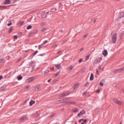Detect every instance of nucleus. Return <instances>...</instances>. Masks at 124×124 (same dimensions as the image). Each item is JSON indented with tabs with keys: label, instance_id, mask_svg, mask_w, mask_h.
<instances>
[{
	"label": "nucleus",
	"instance_id": "obj_26",
	"mask_svg": "<svg viewBox=\"0 0 124 124\" xmlns=\"http://www.w3.org/2000/svg\"><path fill=\"white\" fill-rule=\"evenodd\" d=\"M73 111L75 113H76L78 112V111L77 109H73Z\"/></svg>",
	"mask_w": 124,
	"mask_h": 124
},
{
	"label": "nucleus",
	"instance_id": "obj_15",
	"mask_svg": "<svg viewBox=\"0 0 124 124\" xmlns=\"http://www.w3.org/2000/svg\"><path fill=\"white\" fill-rule=\"evenodd\" d=\"M35 101L33 100H31L30 102V106H31L33 105V104L35 103Z\"/></svg>",
	"mask_w": 124,
	"mask_h": 124
},
{
	"label": "nucleus",
	"instance_id": "obj_48",
	"mask_svg": "<svg viewBox=\"0 0 124 124\" xmlns=\"http://www.w3.org/2000/svg\"><path fill=\"white\" fill-rule=\"evenodd\" d=\"M44 25V23H42L40 24V25L41 26H43Z\"/></svg>",
	"mask_w": 124,
	"mask_h": 124
},
{
	"label": "nucleus",
	"instance_id": "obj_40",
	"mask_svg": "<svg viewBox=\"0 0 124 124\" xmlns=\"http://www.w3.org/2000/svg\"><path fill=\"white\" fill-rule=\"evenodd\" d=\"M100 90L99 89H97V90H96V92L99 93L100 92Z\"/></svg>",
	"mask_w": 124,
	"mask_h": 124
},
{
	"label": "nucleus",
	"instance_id": "obj_57",
	"mask_svg": "<svg viewBox=\"0 0 124 124\" xmlns=\"http://www.w3.org/2000/svg\"><path fill=\"white\" fill-rule=\"evenodd\" d=\"M61 51H59V52H58L57 53H56V54H58L60 53L61 52Z\"/></svg>",
	"mask_w": 124,
	"mask_h": 124
},
{
	"label": "nucleus",
	"instance_id": "obj_21",
	"mask_svg": "<svg viewBox=\"0 0 124 124\" xmlns=\"http://www.w3.org/2000/svg\"><path fill=\"white\" fill-rule=\"evenodd\" d=\"M9 6H0V8H1V9H2V8H5L7 7H8Z\"/></svg>",
	"mask_w": 124,
	"mask_h": 124
},
{
	"label": "nucleus",
	"instance_id": "obj_13",
	"mask_svg": "<svg viewBox=\"0 0 124 124\" xmlns=\"http://www.w3.org/2000/svg\"><path fill=\"white\" fill-rule=\"evenodd\" d=\"M60 71H59L58 72H57L56 73H55L53 75V77L54 78L56 77H57V76H58L59 75L60 73Z\"/></svg>",
	"mask_w": 124,
	"mask_h": 124
},
{
	"label": "nucleus",
	"instance_id": "obj_53",
	"mask_svg": "<svg viewBox=\"0 0 124 124\" xmlns=\"http://www.w3.org/2000/svg\"><path fill=\"white\" fill-rule=\"evenodd\" d=\"M83 122L84 123H86V120H84L83 121Z\"/></svg>",
	"mask_w": 124,
	"mask_h": 124
},
{
	"label": "nucleus",
	"instance_id": "obj_30",
	"mask_svg": "<svg viewBox=\"0 0 124 124\" xmlns=\"http://www.w3.org/2000/svg\"><path fill=\"white\" fill-rule=\"evenodd\" d=\"M5 62V60H0V62L1 63H4Z\"/></svg>",
	"mask_w": 124,
	"mask_h": 124
},
{
	"label": "nucleus",
	"instance_id": "obj_35",
	"mask_svg": "<svg viewBox=\"0 0 124 124\" xmlns=\"http://www.w3.org/2000/svg\"><path fill=\"white\" fill-rule=\"evenodd\" d=\"M119 69L121 70L122 71H123L124 70V66L122 67L121 68Z\"/></svg>",
	"mask_w": 124,
	"mask_h": 124
},
{
	"label": "nucleus",
	"instance_id": "obj_45",
	"mask_svg": "<svg viewBox=\"0 0 124 124\" xmlns=\"http://www.w3.org/2000/svg\"><path fill=\"white\" fill-rule=\"evenodd\" d=\"M12 28L11 27L10 28V29H9V32H10L12 30Z\"/></svg>",
	"mask_w": 124,
	"mask_h": 124
},
{
	"label": "nucleus",
	"instance_id": "obj_36",
	"mask_svg": "<svg viewBox=\"0 0 124 124\" xmlns=\"http://www.w3.org/2000/svg\"><path fill=\"white\" fill-rule=\"evenodd\" d=\"M48 42V41L47 40H45V41H44V42L43 44H43V45H44L47 42Z\"/></svg>",
	"mask_w": 124,
	"mask_h": 124
},
{
	"label": "nucleus",
	"instance_id": "obj_49",
	"mask_svg": "<svg viewBox=\"0 0 124 124\" xmlns=\"http://www.w3.org/2000/svg\"><path fill=\"white\" fill-rule=\"evenodd\" d=\"M82 59H80L79 60V62L81 63L82 62Z\"/></svg>",
	"mask_w": 124,
	"mask_h": 124
},
{
	"label": "nucleus",
	"instance_id": "obj_16",
	"mask_svg": "<svg viewBox=\"0 0 124 124\" xmlns=\"http://www.w3.org/2000/svg\"><path fill=\"white\" fill-rule=\"evenodd\" d=\"M78 84H76L75 85L73 86V89L75 90H76L78 88Z\"/></svg>",
	"mask_w": 124,
	"mask_h": 124
},
{
	"label": "nucleus",
	"instance_id": "obj_56",
	"mask_svg": "<svg viewBox=\"0 0 124 124\" xmlns=\"http://www.w3.org/2000/svg\"><path fill=\"white\" fill-rule=\"evenodd\" d=\"M51 80V79H49L48 80V81H47V82H49Z\"/></svg>",
	"mask_w": 124,
	"mask_h": 124
},
{
	"label": "nucleus",
	"instance_id": "obj_7",
	"mask_svg": "<svg viewBox=\"0 0 124 124\" xmlns=\"http://www.w3.org/2000/svg\"><path fill=\"white\" fill-rule=\"evenodd\" d=\"M102 60V59L101 57H98V58H96L95 60V63H97L100 62Z\"/></svg>",
	"mask_w": 124,
	"mask_h": 124
},
{
	"label": "nucleus",
	"instance_id": "obj_62",
	"mask_svg": "<svg viewBox=\"0 0 124 124\" xmlns=\"http://www.w3.org/2000/svg\"><path fill=\"white\" fill-rule=\"evenodd\" d=\"M28 86H25V88H28Z\"/></svg>",
	"mask_w": 124,
	"mask_h": 124
},
{
	"label": "nucleus",
	"instance_id": "obj_2",
	"mask_svg": "<svg viewBox=\"0 0 124 124\" xmlns=\"http://www.w3.org/2000/svg\"><path fill=\"white\" fill-rule=\"evenodd\" d=\"M35 79L34 77H32L28 78L26 80V82L27 83H29L31 82L32 81Z\"/></svg>",
	"mask_w": 124,
	"mask_h": 124
},
{
	"label": "nucleus",
	"instance_id": "obj_60",
	"mask_svg": "<svg viewBox=\"0 0 124 124\" xmlns=\"http://www.w3.org/2000/svg\"><path fill=\"white\" fill-rule=\"evenodd\" d=\"M34 69V67H33L32 68V71H31V72H32L33 71V70Z\"/></svg>",
	"mask_w": 124,
	"mask_h": 124
},
{
	"label": "nucleus",
	"instance_id": "obj_5",
	"mask_svg": "<svg viewBox=\"0 0 124 124\" xmlns=\"http://www.w3.org/2000/svg\"><path fill=\"white\" fill-rule=\"evenodd\" d=\"M69 93H63L59 95V97L61 98L63 97L66 96H67L69 95Z\"/></svg>",
	"mask_w": 124,
	"mask_h": 124
},
{
	"label": "nucleus",
	"instance_id": "obj_55",
	"mask_svg": "<svg viewBox=\"0 0 124 124\" xmlns=\"http://www.w3.org/2000/svg\"><path fill=\"white\" fill-rule=\"evenodd\" d=\"M59 6H61L62 5V3L61 2H60L59 3Z\"/></svg>",
	"mask_w": 124,
	"mask_h": 124
},
{
	"label": "nucleus",
	"instance_id": "obj_32",
	"mask_svg": "<svg viewBox=\"0 0 124 124\" xmlns=\"http://www.w3.org/2000/svg\"><path fill=\"white\" fill-rule=\"evenodd\" d=\"M38 53V51H35V52L34 53L32 54V55L33 56H34L36 54H37V53Z\"/></svg>",
	"mask_w": 124,
	"mask_h": 124
},
{
	"label": "nucleus",
	"instance_id": "obj_11",
	"mask_svg": "<svg viewBox=\"0 0 124 124\" xmlns=\"http://www.w3.org/2000/svg\"><path fill=\"white\" fill-rule=\"evenodd\" d=\"M27 118V117L25 115H23V116L20 118V119H19V120H20V121H21Z\"/></svg>",
	"mask_w": 124,
	"mask_h": 124
},
{
	"label": "nucleus",
	"instance_id": "obj_63",
	"mask_svg": "<svg viewBox=\"0 0 124 124\" xmlns=\"http://www.w3.org/2000/svg\"><path fill=\"white\" fill-rule=\"evenodd\" d=\"M25 51L26 52H28V50H26V51Z\"/></svg>",
	"mask_w": 124,
	"mask_h": 124
},
{
	"label": "nucleus",
	"instance_id": "obj_24",
	"mask_svg": "<svg viewBox=\"0 0 124 124\" xmlns=\"http://www.w3.org/2000/svg\"><path fill=\"white\" fill-rule=\"evenodd\" d=\"M50 10H52V11L54 12L56 11V9L55 8H52Z\"/></svg>",
	"mask_w": 124,
	"mask_h": 124
},
{
	"label": "nucleus",
	"instance_id": "obj_9",
	"mask_svg": "<svg viewBox=\"0 0 124 124\" xmlns=\"http://www.w3.org/2000/svg\"><path fill=\"white\" fill-rule=\"evenodd\" d=\"M55 66V67L57 69H60L61 68V64H54V65Z\"/></svg>",
	"mask_w": 124,
	"mask_h": 124
},
{
	"label": "nucleus",
	"instance_id": "obj_64",
	"mask_svg": "<svg viewBox=\"0 0 124 124\" xmlns=\"http://www.w3.org/2000/svg\"><path fill=\"white\" fill-rule=\"evenodd\" d=\"M81 124H85L83 122H82L81 123Z\"/></svg>",
	"mask_w": 124,
	"mask_h": 124
},
{
	"label": "nucleus",
	"instance_id": "obj_3",
	"mask_svg": "<svg viewBox=\"0 0 124 124\" xmlns=\"http://www.w3.org/2000/svg\"><path fill=\"white\" fill-rule=\"evenodd\" d=\"M85 111L84 110H82V111H80V113L78 114V117H80L83 115L85 114Z\"/></svg>",
	"mask_w": 124,
	"mask_h": 124
},
{
	"label": "nucleus",
	"instance_id": "obj_6",
	"mask_svg": "<svg viewBox=\"0 0 124 124\" xmlns=\"http://www.w3.org/2000/svg\"><path fill=\"white\" fill-rule=\"evenodd\" d=\"M124 16V12H121L119 14V18H118V19L117 20L119 19V18H121L123 17Z\"/></svg>",
	"mask_w": 124,
	"mask_h": 124
},
{
	"label": "nucleus",
	"instance_id": "obj_39",
	"mask_svg": "<svg viewBox=\"0 0 124 124\" xmlns=\"http://www.w3.org/2000/svg\"><path fill=\"white\" fill-rule=\"evenodd\" d=\"M38 32V31L37 30H36L33 31V33L34 34H36Z\"/></svg>",
	"mask_w": 124,
	"mask_h": 124
},
{
	"label": "nucleus",
	"instance_id": "obj_47",
	"mask_svg": "<svg viewBox=\"0 0 124 124\" xmlns=\"http://www.w3.org/2000/svg\"><path fill=\"white\" fill-rule=\"evenodd\" d=\"M38 116V114H35L34 115V116L35 117H37Z\"/></svg>",
	"mask_w": 124,
	"mask_h": 124
},
{
	"label": "nucleus",
	"instance_id": "obj_29",
	"mask_svg": "<svg viewBox=\"0 0 124 124\" xmlns=\"http://www.w3.org/2000/svg\"><path fill=\"white\" fill-rule=\"evenodd\" d=\"M39 86H37L35 87V90L37 91L39 90Z\"/></svg>",
	"mask_w": 124,
	"mask_h": 124
},
{
	"label": "nucleus",
	"instance_id": "obj_19",
	"mask_svg": "<svg viewBox=\"0 0 124 124\" xmlns=\"http://www.w3.org/2000/svg\"><path fill=\"white\" fill-rule=\"evenodd\" d=\"M70 104H76V102L74 101H71L68 102L67 103Z\"/></svg>",
	"mask_w": 124,
	"mask_h": 124
},
{
	"label": "nucleus",
	"instance_id": "obj_41",
	"mask_svg": "<svg viewBox=\"0 0 124 124\" xmlns=\"http://www.w3.org/2000/svg\"><path fill=\"white\" fill-rule=\"evenodd\" d=\"M14 38L15 39H16L17 38V35H15L14 37Z\"/></svg>",
	"mask_w": 124,
	"mask_h": 124
},
{
	"label": "nucleus",
	"instance_id": "obj_10",
	"mask_svg": "<svg viewBox=\"0 0 124 124\" xmlns=\"http://www.w3.org/2000/svg\"><path fill=\"white\" fill-rule=\"evenodd\" d=\"M41 16L42 18H45L47 16V15L44 12L42 14Z\"/></svg>",
	"mask_w": 124,
	"mask_h": 124
},
{
	"label": "nucleus",
	"instance_id": "obj_27",
	"mask_svg": "<svg viewBox=\"0 0 124 124\" xmlns=\"http://www.w3.org/2000/svg\"><path fill=\"white\" fill-rule=\"evenodd\" d=\"M49 71L48 70H45L44 72V74H47V73L49 72Z\"/></svg>",
	"mask_w": 124,
	"mask_h": 124
},
{
	"label": "nucleus",
	"instance_id": "obj_34",
	"mask_svg": "<svg viewBox=\"0 0 124 124\" xmlns=\"http://www.w3.org/2000/svg\"><path fill=\"white\" fill-rule=\"evenodd\" d=\"M33 61H31L30 62V63H29V65L30 66H31L33 65Z\"/></svg>",
	"mask_w": 124,
	"mask_h": 124
},
{
	"label": "nucleus",
	"instance_id": "obj_50",
	"mask_svg": "<svg viewBox=\"0 0 124 124\" xmlns=\"http://www.w3.org/2000/svg\"><path fill=\"white\" fill-rule=\"evenodd\" d=\"M64 98V99H63V100H64V101H65V100H67V99H68V98Z\"/></svg>",
	"mask_w": 124,
	"mask_h": 124
},
{
	"label": "nucleus",
	"instance_id": "obj_4",
	"mask_svg": "<svg viewBox=\"0 0 124 124\" xmlns=\"http://www.w3.org/2000/svg\"><path fill=\"white\" fill-rule=\"evenodd\" d=\"M114 101V102L116 104L119 105H120L122 104L121 102L118 100L116 98H115L113 99Z\"/></svg>",
	"mask_w": 124,
	"mask_h": 124
},
{
	"label": "nucleus",
	"instance_id": "obj_23",
	"mask_svg": "<svg viewBox=\"0 0 124 124\" xmlns=\"http://www.w3.org/2000/svg\"><path fill=\"white\" fill-rule=\"evenodd\" d=\"M24 23V22L21 21L18 22V25H22Z\"/></svg>",
	"mask_w": 124,
	"mask_h": 124
},
{
	"label": "nucleus",
	"instance_id": "obj_52",
	"mask_svg": "<svg viewBox=\"0 0 124 124\" xmlns=\"http://www.w3.org/2000/svg\"><path fill=\"white\" fill-rule=\"evenodd\" d=\"M32 34H33L31 32L30 33V34H29V35H30V36H32Z\"/></svg>",
	"mask_w": 124,
	"mask_h": 124
},
{
	"label": "nucleus",
	"instance_id": "obj_37",
	"mask_svg": "<svg viewBox=\"0 0 124 124\" xmlns=\"http://www.w3.org/2000/svg\"><path fill=\"white\" fill-rule=\"evenodd\" d=\"M88 92H85L83 93V95H85V94H88Z\"/></svg>",
	"mask_w": 124,
	"mask_h": 124
},
{
	"label": "nucleus",
	"instance_id": "obj_17",
	"mask_svg": "<svg viewBox=\"0 0 124 124\" xmlns=\"http://www.w3.org/2000/svg\"><path fill=\"white\" fill-rule=\"evenodd\" d=\"M122 71H121L119 69L116 70L114 71V72L116 73H119Z\"/></svg>",
	"mask_w": 124,
	"mask_h": 124
},
{
	"label": "nucleus",
	"instance_id": "obj_46",
	"mask_svg": "<svg viewBox=\"0 0 124 124\" xmlns=\"http://www.w3.org/2000/svg\"><path fill=\"white\" fill-rule=\"evenodd\" d=\"M103 85V83L101 82H100V86H102Z\"/></svg>",
	"mask_w": 124,
	"mask_h": 124
},
{
	"label": "nucleus",
	"instance_id": "obj_33",
	"mask_svg": "<svg viewBox=\"0 0 124 124\" xmlns=\"http://www.w3.org/2000/svg\"><path fill=\"white\" fill-rule=\"evenodd\" d=\"M58 45L56 44H55L51 46V47L52 48H53V47H57Z\"/></svg>",
	"mask_w": 124,
	"mask_h": 124
},
{
	"label": "nucleus",
	"instance_id": "obj_18",
	"mask_svg": "<svg viewBox=\"0 0 124 124\" xmlns=\"http://www.w3.org/2000/svg\"><path fill=\"white\" fill-rule=\"evenodd\" d=\"M93 73H91L90 75V80H93Z\"/></svg>",
	"mask_w": 124,
	"mask_h": 124
},
{
	"label": "nucleus",
	"instance_id": "obj_28",
	"mask_svg": "<svg viewBox=\"0 0 124 124\" xmlns=\"http://www.w3.org/2000/svg\"><path fill=\"white\" fill-rule=\"evenodd\" d=\"M43 46V44H41L39 46L38 48L39 49H40Z\"/></svg>",
	"mask_w": 124,
	"mask_h": 124
},
{
	"label": "nucleus",
	"instance_id": "obj_22",
	"mask_svg": "<svg viewBox=\"0 0 124 124\" xmlns=\"http://www.w3.org/2000/svg\"><path fill=\"white\" fill-rule=\"evenodd\" d=\"M32 28V26L31 25H29L27 26V28H26V29H27V30H29V29L31 28Z\"/></svg>",
	"mask_w": 124,
	"mask_h": 124
},
{
	"label": "nucleus",
	"instance_id": "obj_20",
	"mask_svg": "<svg viewBox=\"0 0 124 124\" xmlns=\"http://www.w3.org/2000/svg\"><path fill=\"white\" fill-rule=\"evenodd\" d=\"M22 77L21 76H19L18 77H17V78L18 80H21L22 79Z\"/></svg>",
	"mask_w": 124,
	"mask_h": 124
},
{
	"label": "nucleus",
	"instance_id": "obj_38",
	"mask_svg": "<svg viewBox=\"0 0 124 124\" xmlns=\"http://www.w3.org/2000/svg\"><path fill=\"white\" fill-rule=\"evenodd\" d=\"M54 114H53L51 115H50V116H49V118H52L54 116Z\"/></svg>",
	"mask_w": 124,
	"mask_h": 124
},
{
	"label": "nucleus",
	"instance_id": "obj_8",
	"mask_svg": "<svg viewBox=\"0 0 124 124\" xmlns=\"http://www.w3.org/2000/svg\"><path fill=\"white\" fill-rule=\"evenodd\" d=\"M11 2V0H5L4 2V4H9Z\"/></svg>",
	"mask_w": 124,
	"mask_h": 124
},
{
	"label": "nucleus",
	"instance_id": "obj_43",
	"mask_svg": "<svg viewBox=\"0 0 124 124\" xmlns=\"http://www.w3.org/2000/svg\"><path fill=\"white\" fill-rule=\"evenodd\" d=\"M84 120L83 119H81L79 120V123H80L82 121H83Z\"/></svg>",
	"mask_w": 124,
	"mask_h": 124
},
{
	"label": "nucleus",
	"instance_id": "obj_31",
	"mask_svg": "<svg viewBox=\"0 0 124 124\" xmlns=\"http://www.w3.org/2000/svg\"><path fill=\"white\" fill-rule=\"evenodd\" d=\"M89 56L90 55H88L85 58V61H87L89 59Z\"/></svg>",
	"mask_w": 124,
	"mask_h": 124
},
{
	"label": "nucleus",
	"instance_id": "obj_14",
	"mask_svg": "<svg viewBox=\"0 0 124 124\" xmlns=\"http://www.w3.org/2000/svg\"><path fill=\"white\" fill-rule=\"evenodd\" d=\"M74 67V66L72 65L70 66V67H69V68H68V71H69V72H70L71 70H72Z\"/></svg>",
	"mask_w": 124,
	"mask_h": 124
},
{
	"label": "nucleus",
	"instance_id": "obj_42",
	"mask_svg": "<svg viewBox=\"0 0 124 124\" xmlns=\"http://www.w3.org/2000/svg\"><path fill=\"white\" fill-rule=\"evenodd\" d=\"M45 29L46 28H43L41 29V31H43L45 30Z\"/></svg>",
	"mask_w": 124,
	"mask_h": 124
},
{
	"label": "nucleus",
	"instance_id": "obj_51",
	"mask_svg": "<svg viewBox=\"0 0 124 124\" xmlns=\"http://www.w3.org/2000/svg\"><path fill=\"white\" fill-rule=\"evenodd\" d=\"M3 78V77L2 76H0V80L2 79Z\"/></svg>",
	"mask_w": 124,
	"mask_h": 124
},
{
	"label": "nucleus",
	"instance_id": "obj_61",
	"mask_svg": "<svg viewBox=\"0 0 124 124\" xmlns=\"http://www.w3.org/2000/svg\"><path fill=\"white\" fill-rule=\"evenodd\" d=\"M52 68L53 69V70L54 69V66H52Z\"/></svg>",
	"mask_w": 124,
	"mask_h": 124
},
{
	"label": "nucleus",
	"instance_id": "obj_59",
	"mask_svg": "<svg viewBox=\"0 0 124 124\" xmlns=\"http://www.w3.org/2000/svg\"><path fill=\"white\" fill-rule=\"evenodd\" d=\"M83 48H81L80 49V51H82L83 50Z\"/></svg>",
	"mask_w": 124,
	"mask_h": 124
},
{
	"label": "nucleus",
	"instance_id": "obj_1",
	"mask_svg": "<svg viewBox=\"0 0 124 124\" xmlns=\"http://www.w3.org/2000/svg\"><path fill=\"white\" fill-rule=\"evenodd\" d=\"M111 35H112V41L113 43H115L116 41L117 38L116 34L115 33H113L112 32Z\"/></svg>",
	"mask_w": 124,
	"mask_h": 124
},
{
	"label": "nucleus",
	"instance_id": "obj_44",
	"mask_svg": "<svg viewBox=\"0 0 124 124\" xmlns=\"http://www.w3.org/2000/svg\"><path fill=\"white\" fill-rule=\"evenodd\" d=\"M12 25V23L11 22H10L9 23H8L7 24V25L8 26H9Z\"/></svg>",
	"mask_w": 124,
	"mask_h": 124
},
{
	"label": "nucleus",
	"instance_id": "obj_12",
	"mask_svg": "<svg viewBox=\"0 0 124 124\" xmlns=\"http://www.w3.org/2000/svg\"><path fill=\"white\" fill-rule=\"evenodd\" d=\"M102 54L104 55V56H106L107 54V52L106 50H105L103 51V52L102 53Z\"/></svg>",
	"mask_w": 124,
	"mask_h": 124
},
{
	"label": "nucleus",
	"instance_id": "obj_54",
	"mask_svg": "<svg viewBox=\"0 0 124 124\" xmlns=\"http://www.w3.org/2000/svg\"><path fill=\"white\" fill-rule=\"evenodd\" d=\"M86 36H87V35H84V36L83 37V38H85L86 37Z\"/></svg>",
	"mask_w": 124,
	"mask_h": 124
},
{
	"label": "nucleus",
	"instance_id": "obj_25",
	"mask_svg": "<svg viewBox=\"0 0 124 124\" xmlns=\"http://www.w3.org/2000/svg\"><path fill=\"white\" fill-rule=\"evenodd\" d=\"M89 84V82H87L85 84V88L87 87L88 86Z\"/></svg>",
	"mask_w": 124,
	"mask_h": 124
},
{
	"label": "nucleus",
	"instance_id": "obj_58",
	"mask_svg": "<svg viewBox=\"0 0 124 124\" xmlns=\"http://www.w3.org/2000/svg\"><path fill=\"white\" fill-rule=\"evenodd\" d=\"M44 55V54H39V56H43Z\"/></svg>",
	"mask_w": 124,
	"mask_h": 124
}]
</instances>
